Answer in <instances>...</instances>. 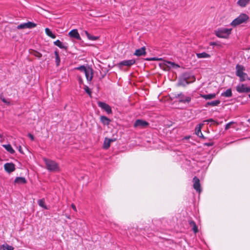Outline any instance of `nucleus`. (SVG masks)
<instances>
[{"instance_id": "c03bdc74", "label": "nucleus", "mask_w": 250, "mask_h": 250, "mask_svg": "<svg viewBox=\"0 0 250 250\" xmlns=\"http://www.w3.org/2000/svg\"><path fill=\"white\" fill-rule=\"evenodd\" d=\"M206 146H211L213 145V144L212 143H205V144Z\"/></svg>"}, {"instance_id": "bb28decb", "label": "nucleus", "mask_w": 250, "mask_h": 250, "mask_svg": "<svg viewBox=\"0 0 250 250\" xmlns=\"http://www.w3.org/2000/svg\"><path fill=\"white\" fill-rule=\"evenodd\" d=\"M55 56V62L57 66H58L60 65L61 60L59 57V52L57 51H55L54 52Z\"/></svg>"}, {"instance_id": "8fccbe9b", "label": "nucleus", "mask_w": 250, "mask_h": 250, "mask_svg": "<svg viewBox=\"0 0 250 250\" xmlns=\"http://www.w3.org/2000/svg\"><path fill=\"white\" fill-rule=\"evenodd\" d=\"M113 141H114V140H112V139H110V143H111V142H113Z\"/></svg>"}, {"instance_id": "49530a36", "label": "nucleus", "mask_w": 250, "mask_h": 250, "mask_svg": "<svg viewBox=\"0 0 250 250\" xmlns=\"http://www.w3.org/2000/svg\"><path fill=\"white\" fill-rule=\"evenodd\" d=\"M198 136L200 138H204V136H203L202 133V135L200 134L199 136Z\"/></svg>"}, {"instance_id": "79ce46f5", "label": "nucleus", "mask_w": 250, "mask_h": 250, "mask_svg": "<svg viewBox=\"0 0 250 250\" xmlns=\"http://www.w3.org/2000/svg\"><path fill=\"white\" fill-rule=\"evenodd\" d=\"M18 150L21 153H23V151H22V148H21V146H19L18 147Z\"/></svg>"}, {"instance_id": "72a5a7b5", "label": "nucleus", "mask_w": 250, "mask_h": 250, "mask_svg": "<svg viewBox=\"0 0 250 250\" xmlns=\"http://www.w3.org/2000/svg\"><path fill=\"white\" fill-rule=\"evenodd\" d=\"M188 83H189L188 82V81L186 79H184L180 81L179 85L185 86Z\"/></svg>"}, {"instance_id": "473e14b6", "label": "nucleus", "mask_w": 250, "mask_h": 250, "mask_svg": "<svg viewBox=\"0 0 250 250\" xmlns=\"http://www.w3.org/2000/svg\"><path fill=\"white\" fill-rule=\"evenodd\" d=\"M238 77L240 78L241 82H244L248 78V75L246 73L242 74L240 76Z\"/></svg>"}, {"instance_id": "09e8293b", "label": "nucleus", "mask_w": 250, "mask_h": 250, "mask_svg": "<svg viewBox=\"0 0 250 250\" xmlns=\"http://www.w3.org/2000/svg\"><path fill=\"white\" fill-rule=\"evenodd\" d=\"M215 44V43L214 42H212L210 43V45H214Z\"/></svg>"}, {"instance_id": "1a4fd4ad", "label": "nucleus", "mask_w": 250, "mask_h": 250, "mask_svg": "<svg viewBox=\"0 0 250 250\" xmlns=\"http://www.w3.org/2000/svg\"><path fill=\"white\" fill-rule=\"evenodd\" d=\"M148 125V123L144 120L138 119L137 120L134 124V127H140L142 128L146 127Z\"/></svg>"}, {"instance_id": "de8ad7c7", "label": "nucleus", "mask_w": 250, "mask_h": 250, "mask_svg": "<svg viewBox=\"0 0 250 250\" xmlns=\"http://www.w3.org/2000/svg\"><path fill=\"white\" fill-rule=\"evenodd\" d=\"M79 82H80V83H82V79L81 78H80L79 79Z\"/></svg>"}, {"instance_id": "2f4dec72", "label": "nucleus", "mask_w": 250, "mask_h": 250, "mask_svg": "<svg viewBox=\"0 0 250 250\" xmlns=\"http://www.w3.org/2000/svg\"><path fill=\"white\" fill-rule=\"evenodd\" d=\"M15 182L21 184H25L26 182L25 179L23 177H17Z\"/></svg>"}, {"instance_id": "7ed1b4c3", "label": "nucleus", "mask_w": 250, "mask_h": 250, "mask_svg": "<svg viewBox=\"0 0 250 250\" xmlns=\"http://www.w3.org/2000/svg\"><path fill=\"white\" fill-rule=\"evenodd\" d=\"M231 29L221 28L215 31V35L217 37L221 38H227L231 33Z\"/></svg>"}, {"instance_id": "4468645a", "label": "nucleus", "mask_w": 250, "mask_h": 250, "mask_svg": "<svg viewBox=\"0 0 250 250\" xmlns=\"http://www.w3.org/2000/svg\"><path fill=\"white\" fill-rule=\"evenodd\" d=\"M245 67L240 64H237L236 66V75L237 76H240L242 74H244V71L245 70Z\"/></svg>"}, {"instance_id": "9d476101", "label": "nucleus", "mask_w": 250, "mask_h": 250, "mask_svg": "<svg viewBox=\"0 0 250 250\" xmlns=\"http://www.w3.org/2000/svg\"><path fill=\"white\" fill-rule=\"evenodd\" d=\"M177 97L179 98V101L182 103H188L191 100L190 97L186 96L182 93L178 94Z\"/></svg>"}, {"instance_id": "aec40b11", "label": "nucleus", "mask_w": 250, "mask_h": 250, "mask_svg": "<svg viewBox=\"0 0 250 250\" xmlns=\"http://www.w3.org/2000/svg\"><path fill=\"white\" fill-rule=\"evenodd\" d=\"M196 56L198 58H209L210 57V55L209 54L204 52L197 53Z\"/></svg>"}, {"instance_id": "412c9836", "label": "nucleus", "mask_w": 250, "mask_h": 250, "mask_svg": "<svg viewBox=\"0 0 250 250\" xmlns=\"http://www.w3.org/2000/svg\"><path fill=\"white\" fill-rule=\"evenodd\" d=\"M54 44L61 49H66L67 48V47L59 40L54 42Z\"/></svg>"}, {"instance_id": "6e6552de", "label": "nucleus", "mask_w": 250, "mask_h": 250, "mask_svg": "<svg viewBox=\"0 0 250 250\" xmlns=\"http://www.w3.org/2000/svg\"><path fill=\"white\" fill-rule=\"evenodd\" d=\"M193 188L196 190V191L200 193L201 192V185L200 183L199 179L196 176L193 179Z\"/></svg>"}, {"instance_id": "ea45409f", "label": "nucleus", "mask_w": 250, "mask_h": 250, "mask_svg": "<svg viewBox=\"0 0 250 250\" xmlns=\"http://www.w3.org/2000/svg\"><path fill=\"white\" fill-rule=\"evenodd\" d=\"M159 59H157L156 58H147L146 59V60H147V61H156V60H158Z\"/></svg>"}, {"instance_id": "9b49d317", "label": "nucleus", "mask_w": 250, "mask_h": 250, "mask_svg": "<svg viewBox=\"0 0 250 250\" xmlns=\"http://www.w3.org/2000/svg\"><path fill=\"white\" fill-rule=\"evenodd\" d=\"M4 168L5 170L8 173H11L15 170V165L11 163L5 164Z\"/></svg>"}, {"instance_id": "a18cd8bd", "label": "nucleus", "mask_w": 250, "mask_h": 250, "mask_svg": "<svg viewBox=\"0 0 250 250\" xmlns=\"http://www.w3.org/2000/svg\"><path fill=\"white\" fill-rule=\"evenodd\" d=\"M2 98H4L3 93H0V99H2Z\"/></svg>"}, {"instance_id": "e433bc0d", "label": "nucleus", "mask_w": 250, "mask_h": 250, "mask_svg": "<svg viewBox=\"0 0 250 250\" xmlns=\"http://www.w3.org/2000/svg\"><path fill=\"white\" fill-rule=\"evenodd\" d=\"M233 124H234V122H230L229 123L227 124L225 126V130L229 129L230 128V125Z\"/></svg>"}, {"instance_id": "423d86ee", "label": "nucleus", "mask_w": 250, "mask_h": 250, "mask_svg": "<svg viewBox=\"0 0 250 250\" xmlns=\"http://www.w3.org/2000/svg\"><path fill=\"white\" fill-rule=\"evenodd\" d=\"M236 90L239 93H247L250 92V87H248L244 84H239L236 86Z\"/></svg>"}, {"instance_id": "2eb2a0df", "label": "nucleus", "mask_w": 250, "mask_h": 250, "mask_svg": "<svg viewBox=\"0 0 250 250\" xmlns=\"http://www.w3.org/2000/svg\"><path fill=\"white\" fill-rule=\"evenodd\" d=\"M84 73L87 80L88 81H91L93 78L92 70L87 69Z\"/></svg>"}, {"instance_id": "3c124183", "label": "nucleus", "mask_w": 250, "mask_h": 250, "mask_svg": "<svg viewBox=\"0 0 250 250\" xmlns=\"http://www.w3.org/2000/svg\"><path fill=\"white\" fill-rule=\"evenodd\" d=\"M171 64H173V65H174V63L173 62H171Z\"/></svg>"}, {"instance_id": "6ab92c4d", "label": "nucleus", "mask_w": 250, "mask_h": 250, "mask_svg": "<svg viewBox=\"0 0 250 250\" xmlns=\"http://www.w3.org/2000/svg\"><path fill=\"white\" fill-rule=\"evenodd\" d=\"M85 35L86 36L87 38L88 39V40L91 41H96L99 39V37L97 36H94L92 35H91L90 33H89L87 31H85L84 32Z\"/></svg>"}, {"instance_id": "a19ab883", "label": "nucleus", "mask_w": 250, "mask_h": 250, "mask_svg": "<svg viewBox=\"0 0 250 250\" xmlns=\"http://www.w3.org/2000/svg\"><path fill=\"white\" fill-rule=\"evenodd\" d=\"M28 136L30 138V139L32 141H33V140H34V136H33L32 134H30V133H29V134H28Z\"/></svg>"}, {"instance_id": "c9c22d12", "label": "nucleus", "mask_w": 250, "mask_h": 250, "mask_svg": "<svg viewBox=\"0 0 250 250\" xmlns=\"http://www.w3.org/2000/svg\"><path fill=\"white\" fill-rule=\"evenodd\" d=\"M84 89L86 93H87L89 96H91V92L87 86L85 85Z\"/></svg>"}, {"instance_id": "c756f323", "label": "nucleus", "mask_w": 250, "mask_h": 250, "mask_svg": "<svg viewBox=\"0 0 250 250\" xmlns=\"http://www.w3.org/2000/svg\"><path fill=\"white\" fill-rule=\"evenodd\" d=\"M222 96L226 97H230L232 96L231 90L228 89L226 91L222 93Z\"/></svg>"}, {"instance_id": "a211bd4d", "label": "nucleus", "mask_w": 250, "mask_h": 250, "mask_svg": "<svg viewBox=\"0 0 250 250\" xmlns=\"http://www.w3.org/2000/svg\"><path fill=\"white\" fill-rule=\"evenodd\" d=\"M0 250H14V248L7 244H4L0 245Z\"/></svg>"}, {"instance_id": "0eeeda50", "label": "nucleus", "mask_w": 250, "mask_h": 250, "mask_svg": "<svg viewBox=\"0 0 250 250\" xmlns=\"http://www.w3.org/2000/svg\"><path fill=\"white\" fill-rule=\"evenodd\" d=\"M135 63L134 59L124 60L120 62L118 64L119 67L121 68L123 66H130Z\"/></svg>"}, {"instance_id": "20e7f679", "label": "nucleus", "mask_w": 250, "mask_h": 250, "mask_svg": "<svg viewBox=\"0 0 250 250\" xmlns=\"http://www.w3.org/2000/svg\"><path fill=\"white\" fill-rule=\"evenodd\" d=\"M37 24L34 22L28 21L27 22L22 23L19 25L17 28L18 29H31L34 28L36 26Z\"/></svg>"}, {"instance_id": "4be33fe9", "label": "nucleus", "mask_w": 250, "mask_h": 250, "mask_svg": "<svg viewBox=\"0 0 250 250\" xmlns=\"http://www.w3.org/2000/svg\"><path fill=\"white\" fill-rule=\"evenodd\" d=\"M39 205L45 209H48V208L45 205V199L44 198L40 199L38 201Z\"/></svg>"}, {"instance_id": "a878e982", "label": "nucleus", "mask_w": 250, "mask_h": 250, "mask_svg": "<svg viewBox=\"0 0 250 250\" xmlns=\"http://www.w3.org/2000/svg\"><path fill=\"white\" fill-rule=\"evenodd\" d=\"M45 32L46 34L48 36L50 37V38H51L52 39L56 38V35L55 34H53L52 31L48 28H46L45 29Z\"/></svg>"}, {"instance_id": "603ef678", "label": "nucleus", "mask_w": 250, "mask_h": 250, "mask_svg": "<svg viewBox=\"0 0 250 250\" xmlns=\"http://www.w3.org/2000/svg\"><path fill=\"white\" fill-rule=\"evenodd\" d=\"M67 218H68V219H69V218H70V217H69V216H67Z\"/></svg>"}, {"instance_id": "c85d7f7f", "label": "nucleus", "mask_w": 250, "mask_h": 250, "mask_svg": "<svg viewBox=\"0 0 250 250\" xmlns=\"http://www.w3.org/2000/svg\"><path fill=\"white\" fill-rule=\"evenodd\" d=\"M220 103V101L219 100L213 101L211 102H208L207 103L206 106L207 105H210L212 106H217Z\"/></svg>"}, {"instance_id": "7c9ffc66", "label": "nucleus", "mask_w": 250, "mask_h": 250, "mask_svg": "<svg viewBox=\"0 0 250 250\" xmlns=\"http://www.w3.org/2000/svg\"><path fill=\"white\" fill-rule=\"evenodd\" d=\"M110 145V139L107 138H105L104 141V147L107 149L109 147Z\"/></svg>"}, {"instance_id": "393cba45", "label": "nucleus", "mask_w": 250, "mask_h": 250, "mask_svg": "<svg viewBox=\"0 0 250 250\" xmlns=\"http://www.w3.org/2000/svg\"><path fill=\"white\" fill-rule=\"evenodd\" d=\"M250 0H238L237 4L241 7H244L246 6Z\"/></svg>"}, {"instance_id": "f3484780", "label": "nucleus", "mask_w": 250, "mask_h": 250, "mask_svg": "<svg viewBox=\"0 0 250 250\" xmlns=\"http://www.w3.org/2000/svg\"><path fill=\"white\" fill-rule=\"evenodd\" d=\"M200 97L205 99V100H210L216 97V94L211 93L207 95L200 94Z\"/></svg>"}, {"instance_id": "58836bf2", "label": "nucleus", "mask_w": 250, "mask_h": 250, "mask_svg": "<svg viewBox=\"0 0 250 250\" xmlns=\"http://www.w3.org/2000/svg\"><path fill=\"white\" fill-rule=\"evenodd\" d=\"M1 101L5 104H7V105H10V102L9 101H7L5 98L4 97V98H2V99H1Z\"/></svg>"}, {"instance_id": "f8f14e48", "label": "nucleus", "mask_w": 250, "mask_h": 250, "mask_svg": "<svg viewBox=\"0 0 250 250\" xmlns=\"http://www.w3.org/2000/svg\"><path fill=\"white\" fill-rule=\"evenodd\" d=\"M68 35L71 38H73L78 40H81L80 35L79 33H78V30L77 29H73V30H71L69 32Z\"/></svg>"}, {"instance_id": "b1692460", "label": "nucleus", "mask_w": 250, "mask_h": 250, "mask_svg": "<svg viewBox=\"0 0 250 250\" xmlns=\"http://www.w3.org/2000/svg\"><path fill=\"white\" fill-rule=\"evenodd\" d=\"M189 224L190 226V227H192V230L195 232L196 233L198 232V228L195 224V223L192 220L189 221Z\"/></svg>"}, {"instance_id": "ddd939ff", "label": "nucleus", "mask_w": 250, "mask_h": 250, "mask_svg": "<svg viewBox=\"0 0 250 250\" xmlns=\"http://www.w3.org/2000/svg\"><path fill=\"white\" fill-rule=\"evenodd\" d=\"M146 54V47L145 46H143L141 48L136 49L134 53V55L137 56H145Z\"/></svg>"}, {"instance_id": "37998d69", "label": "nucleus", "mask_w": 250, "mask_h": 250, "mask_svg": "<svg viewBox=\"0 0 250 250\" xmlns=\"http://www.w3.org/2000/svg\"><path fill=\"white\" fill-rule=\"evenodd\" d=\"M71 207L74 209V211H77L76 207V206H75L74 204H72L71 205Z\"/></svg>"}, {"instance_id": "39448f33", "label": "nucleus", "mask_w": 250, "mask_h": 250, "mask_svg": "<svg viewBox=\"0 0 250 250\" xmlns=\"http://www.w3.org/2000/svg\"><path fill=\"white\" fill-rule=\"evenodd\" d=\"M98 105L102 109L104 110L107 114H110L112 113L111 107L108 104L104 102H99L98 103Z\"/></svg>"}, {"instance_id": "4c0bfd02", "label": "nucleus", "mask_w": 250, "mask_h": 250, "mask_svg": "<svg viewBox=\"0 0 250 250\" xmlns=\"http://www.w3.org/2000/svg\"><path fill=\"white\" fill-rule=\"evenodd\" d=\"M204 122H207V123L211 122L212 124H218L217 123V122L215 121H214L213 119H209L205 120L204 121Z\"/></svg>"}, {"instance_id": "5701e85b", "label": "nucleus", "mask_w": 250, "mask_h": 250, "mask_svg": "<svg viewBox=\"0 0 250 250\" xmlns=\"http://www.w3.org/2000/svg\"><path fill=\"white\" fill-rule=\"evenodd\" d=\"M3 146L5 148V149L10 153L14 154L15 153V150L13 149L11 145H4Z\"/></svg>"}, {"instance_id": "f257e3e1", "label": "nucleus", "mask_w": 250, "mask_h": 250, "mask_svg": "<svg viewBox=\"0 0 250 250\" xmlns=\"http://www.w3.org/2000/svg\"><path fill=\"white\" fill-rule=\"evenodd\" d=\"M249 19V16L246 14H241L237 18L231 22V25L235 27L242 23H246Z\"/></svg>"}, {"instance_id": "f03ea898", "label": "nucleus", "mask_w": 250, "mask_h": 250, "mask_svg": "<svg viewBox=\"0 0 250 250\" xmlns=\"http://www.w3.org/2000/svg\"><path fill=\"white\" fill-rule=\"evenodd\" d=\"M47 169L50 171H58L59 170V167L58 164L51 160L44 158L43 159Z\"/></svg>"}, {"instance_id": "dca6fc26", "label": "nucleus", "mask_w": 250, "mask_h": 250, "mask_svg": "<svg viewBox=\"0 0 250 250\" xmlns=\"http://www.w3.org/2000/svg\"><path fill=\"white\" fill-rule=\"evenodd\" d=\"M100 121L103 125H109L111 122L110 120L105 116H101Z\"/></svg>"}, {"instance_id": "f704fd0d", "label": "nucleus", "mask_w": 250, "mask_h": 250, "mask_svg": "<svg viewBox=\"0 0 250 250\" xmlns=\"http://www.w3.org/2000/svg\"><path fill=\"white\" fill-rule=\"evenodd\" d=\"M76 69L83 72H85L87 69L84 65H81L80 66H79L76 68Z\"/></svg>"}, {"instance_id": "cd10ccee", "label": "nucleus", "mask_w": 250, "mask_h": 250, "mask_svg": "<svg viewBox=\"0 0 250 250\" xmlns=\"http://www.w3.org/2000/svg\"><path fill=\"white\" fill-rule=\"evenodd\" d=\"M203 124H200L198 126H196L195 129V133L197 136H199L200 134L202 135L201 128L203 126Z\"/></svg>"}, {"instance_id": "864d4df0", "label": "nucleus", "mask_w": 250, "mask_h": 250, "mask_svg": "<svg viewBox=\"0 0 250 250\" xmlns=\"http://www.w3.org/2000/svg\"><path fill=\"white\" fill-rule=\"evenodd\" d=\"M249 97H250V94H249Z\"/></svg>"}]
</instances>
